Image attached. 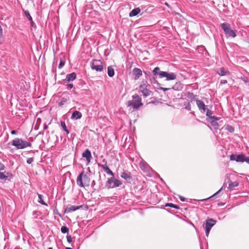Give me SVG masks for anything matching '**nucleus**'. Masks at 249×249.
<instances>
[{
    "label": "nucleus",
    "instance_id": "f257e3e1",
    "mask_svg": "<svg viewBox=\"0 0 249 249\" xmlns=\"http://www.w3.org/2000/svg\"><path fill=\"white\" fill-rule=\"evenodd\" d=\"M154 76L159 78H166L167 81L173 80L176 79V74L173 72L168 73L166 71H161L160 68L157 67L153 70Z\"/></svg>",
    "mask_w": 249,
    "mask_h": 249
},
{
    "label": "nucleus",
    "instance_id": "f03ea898",
    "mask_svg": "<svg viewBox=\"0 0 249 249\" xmlns=\"http://www.w3.org/2000/svg\"><path fill=\"white\" fill-rule=\"evenodd\" d=\"M90 182V179L89 176L87 174H85L84 171L82 172L77 178V184L80 187L89 186Z\"/></svg>",
    "mask_w": 249,
    "mask_h": 249
},
{
    "label": "nucleus",
    "instance_id": "7ed1b4c3",
    "mask_svg": "<svg viewBox=\"0 0 249 249\" xmlns=\"http://www.w3.org/2000/svg\"><path fill=\"white\" fill-rule=\"evenodd\" d=\"M12 145L15 146L17 149H24L27 147H31L32 145L30 142L19 138H16L13 140L12 142Z\"/></svg>",
    "mask_w": 249,
    "mask_h": 249
},
{
    "label": "nucleus",
    "instance_id": "20e7f679",
    "mask_svg": "<svg viewBox=\"0 0 249 249\" xmlns=\"http://www.w3.org/2000/svg\"><path fill=\"white\" fill-rule=\"evenodd\" d=\"M132 98L133 100H130L127 102V107L132 106L134 109H137L142 106V99L138 94L133 95Z\"/></svg>",
    "mask_w": 249,
    "mask_h": 249
},
{
    "label": "nucleus",
    "instance_id": "39448f33",
    "mask_svg": "<svg viewBox=\"0 0 249 249\" xmlns=\"http://www.w3.org/2000/svg\"><path fill=\"white\" fill-rule=\"evenodd\" d=\"M221 27L227 37H235L236 36L235 32L231 29V25L229 23L227 22L223 23L221 24Z\"/></svg>",
    "mask_w": 249,
    "mask_h": 249
},
{
    "label": "nucleus",
    "instance_id": "423d86ee",
    "mask_svg": "<svg viewBox=\"0 0 249 249\" xmlns=\"http://www.w3.org/2000/svg\"><path fill=\"white\" fill-rule=\"evenodd\" d=\"M91 69L97 72L103 71L104 65L102 62L99 60L93 59L90 63Z\"/></svg>",
    "mask_w": 249,
    "mask_h": 249
},
{
    "label": "nucleus",
    "instance_id": "0eeeda50",
    "mask_svg": "<svg viewBox=\"0 0 249 249\" xmlns=\"http://www.w3.org/2000/svg\"><path fill=\"white\" fill-rule=\"evenodd\" d=\"M122 182L117 179L114 178L113 177L108 178L106 184V187L107 189L113 188L117 187H119L122 185Z\"/></svg>",
    "mask_w": 249,
    "mask_h": 249
},
{
    "label": "nucleus",
    "instance_id": "6e6552de",
    "mask_svg": "<svg viewBox=\"0 0 249 249\" xmlns=\"http://www.w3.org/2000/svg\"><path fill=\"white\" fill-rule=\"evenodd\" d=\"M148 87H150L149 85L147 84V82L143 81L142 84L139 86L140 91L142 93V95L144 97H147L152 93V91L148 88Z\"/></svg>",
    "mask_w": 249,
    "mask_h": 249
},
{
    "label": "nucleus",
    "instance_id": "1a4fd4ad",
    "mask_svg": "<svg viewBox=\"0 0 249 249\" xmlns=\"http://www.w3.org/2000/svg\"><path fill=\"white\" fill-rule=\"evenodd\" d=\"M245 155L243 154H241L238 155L235 154H231L230 157L231 160H235L238 162H244Z\"/></svg>",
    "mask_w": 249,
    "mask_h": 249
},
{
    "label": "nucleus",
    "instance_id": "9d476101",
    "mask_svg": "<svg viewBox=\"0 0 249 249\" xmlns=\"http://www.w3.org/2000/svg\"><path fill=\"white\" fill-rule=\"evenodd\" d=\"M216 221L213 219H209L206 221L205 226L206 233H209L211 229L215 224Z\"/></svg>",
    "mask_w": 249,
    "mask_h": 249
},
{
    "label": "nucleus",
    "instance_id": "9b49d317",
    "mask_svg": "<svg viewBox=\"0 0 249 249\" xmlns=\"http://www.w3.org/2000/svg\"><path fill=\"white\" fill-rule=\"evenodd\" d=\"M76 78V74L75 72H72L70 74H68L65 79L64 80V84H66L67 83H70L71 82L74 80Z\"/></svg>",
    "mask_w": 249,
    "mask_h": 249
},
{
    "label": "nucleus",
    "instance_id": "f8f14e48",
    "mask_svg": "<svg viewBox=\"0 0 249 249\" xmlns=\"http://www.w3.org/2000/svg\"><path fill=\"white\" fill-rule=\"evenodd\" d=\"M196 103L201 112L204 113L206 111V106L202 100L196 99Z\"/></svg>",
    "mask_w": 249,
    "mask_h": 249
},
{
    "label": "nucleus",
    "instance_id": "ddd939ff",
    "mask_svg": "<svg viewBox=\"0 0 249 249\" xmlns=\"http://www.w3.org/2000/svg\"><path fill=\"white\" fill-rule=\"evenodd\" d=\"M103 162H105V164H98V166L101 167L104 170L108 175H110L111 176H113V173L112 171L108 168L107 165V161H105V160H103Z\"/></svg>",
    "mask_w": 249,
    "mask_h": 249
},
{
    "label": "nucleus",
    "instance_id": "4468645a",
    "mask_svg": "<svg viewBox=\"0 0 249 249\" xmlns=\"http://www.w3.org/2000/svg\"><path fill=\"white\" fill-rule=\"evenodd\" d=\"M82 207V206H81V205L75 206L69 205L67 206L66 208L65 209V213H69L71 212H73L77 210H78Z\"/></svg>",
    "mask_w": 249,
    "mask_h": 249
},
{
    "label": "nucleus",
    "instance_id": "2eb2a0df",
    "mask_svg": "<svg viewBox=\"0 0 249 249\" xmlns=\"http://www.w3.org/2000/svg\"><path fill=\"white\" fill-rule=\"evenodd\" d=\"M133 74L135 76V80H137L142 75V71L140 69L135 68L133 70Z\"/></svg>",
    "mask_w": 249,
    "mask_h": 249
},
{
    "label": "nucleus",
    "instance_id": "dca6fc26",
    "mask_svg": "<svg viewBox=\"0 0 249 249\" xmlns=\"http://www.w3.org/2000/svg\"><path fill=\"white\" fill-rule=\"evenodd\" d=\"M82 157L86 159L88 163L90 162L91 158V154L90 151L88 149H86L83 153Z\"/></svg>",
    "mask_w": 249,
    "mask_h": 249
},
{
    "label": "nucleus",
    "instance_id": "f3484780",
    "mask_svg": "<svg viewBox=\"0 0 249 249\" xmlns=\"http://www.w3.org/2000/svg\"><path fill=\"white\" fill-rule=\"evenodd\" d=\"M82 116V113L76 110L72 113L71 119L72 120H77L80 119Z\"/></svg>",
    "mask_w": 249,
    "mask_h": 249
},
{
    "label": "nucleus",
    "instance_id": "a211bd4d",
    "mask_svg": "<svg viewBox=\"0 0 249 249\" xmlns=\"http://www.w3.org/2000/svg\"><path fill=\"white\" fill-rule=\"evenodd\" d=\"M141 12V9L140 8H136L132 10L129 14L130 17H132L137 16L138 14H139Z\"/></svg>",
    "mask_w": 249,
    "mask_h": 249
},
{
    "label": "nucleus",
    "instance_id": "6ab92c4d",
    "mask_svg": "<svg viewBox=\"0 0 249 249\" xmlns=\"http://www.w3.org/2000/svg\"><path fill=\"white\" fill-rule=\"evenodd\" d=\"M217 73L221 75V76H224L226 75L229 73L228 71H227L225 70V69L223 68H220L217 71Z\"/></svg>",
    "mask_w": 249,
    "mask_h": 249
},
{
    "label": "nucleus",
    "instance_id": "aec40b11",
    "mask_svg": "<svg viewBox=\"0 0 249 249\" xmlns=\"http://www.w3.org/2000/svg\"><path fill=\"white\" fill-rule=\"evenodd\" d=\"M107 74L110 77L114 75V71L111 66H108L107 68Z\"/></svg>",
    "mask_w": 249,
    "mask_h": 249
},
{
    "label": "nucleus",
    "instance_id": "412c9836",
    "mask_svg": "<svg viewBox=\"0 0 249 249\" xmlns=\"http://www.w3.org/2000/svg\"><path fill=\"white\" fill-rule=\"evenodd\" d=\"M208 121L211 123V124L213 126L214 128L215 129H217L219 128V125L217 122L215 121L213 119H208Z\"/></svg>",
    "mask_w": 249,
    "mask_h": 249
},
{
    "label": "nucleus",
    "instance_id": "4be33fe9",
    "mask_svg": "<svg viewBox=\"0 0 249 249\" xmlns=\"http://www.w3.org/2000/svg\"><path fill=\"white\" fill-rule=\"evenodd\" d=\"M121 177L126 180H128L130 179V178H131L130 174L124 172L122 173Z\"/></svg>",
    "mask_w": 249,
    "mask_h": 249
},
{
    "label": "nucleus",
    "instance_id": "5701e85b",
    "mask_svg": "<svg viewBox=\"0 0 249 249\" xmlns=\"http://www.w3.org/2000/svg\"><path fill=\"white\" fill-rule=\"evenodd\" d=\"M238 185H239V183L237 181H234V182L230 181V182L229 184L228 188L231 189L233 188L234 187L238 186Z\"/></svg>",
    "mask_w": 249,
    "mask_h": 249
},
{
    "label": "nucleus",
    "instance_id": "b1692460",
    "mask_svg": "<svg viewBox=\"0 0 249 249\" xmlns=\"http://www.w3.org/2000/svg\"><path fill=\"white\" fill-rule=\"evenodd\" d=\"M37 195L38 197V202L43 205L47 206V204L43 200L42 196L39 194H37Z\"/></svg>",
    "mask_w": 249,
    "mask_h": 249
},
{
    "label": "nucleus",
    "instance_id": "393cba45",
    "mask_svg": "<svg viewBox=\"0 0 249 249\" xmlns=\"http://www.w3.org/2000/svg\"><path fill=\"white\" fill-rule=\"evenodd\" d=\"M186 97L188 98L191 99L192 100H194L196 98V95L192 92H188L186 94Z\"/></svg>",
    "mask_w": 249,
    "mask_h": 249
},
{
    "label": "nucleus",
    "instance_id": "a878e982",
    "mask_svg": "<svg viewBox=\"0 0 249 249\" xmlns=\"http://www.w3.org/2000/svg\"><path fill=\"white\" fill-rule=\"evenodd\" d=\"M61 126L62 127V128H63V129L67 133V134H69V131L68 130V129H67V126H66V124L65 123V122H63V121H61Z\"/></svg>",
    "mask_w": 249,
    "mask_h": 249
},
{
    "label": "nucleus",
    "instance_id": "bb28decb",
    "mask_svg": "<svg viewBox=\"0 0 249 249\" xmlns=\"http://www.w3.org/2000/svg\"><path fill=\"white\" fill-rule=\"evenodd\" d=\"M226 129L228 130L230 132H233L234 131V128L230 125H227L225 127Z\"/></svg>",
    "mask_w": 249,
    "mask_h": 249
},
{
    "label": "nucleus",
    "instance_id": "cd10ccee",
    "mask_svg": "<svg viewBox=\"0 0 249 249\" xmlns=\"http://www.w3.org/2000/svg\"><path fill=\"white\" fill-rule=\"evenodd\" d=\"M165 206H169L170 207H172V208H175L176 209H178L179 208L178 205L174 204L171 203H167L165 205Z\"/></svg>",
    "mask_w": 249,
    "mask_h": 249
},
{
    "label": "nucleus",
    "instance_id": "c85d7f7f",
    "mask_svg": "<svg viewBox=\"0 0 249 249\" xmlns=\"http://www.w3.org/2000/svg\"><path fill=\"white\" fill-rule=\"evenodd\" d=\"M69 229L66 226H62L61 228V231L63 233H68Z\"/></svg>",
    "mask_w": 249,
    "mask_h": 249
},
{
    "label": "nucleus",
    "instance_id": "c756f323",
    "mask_svg": "<svg viewBox=\"0 0 249 249\" xmlns=\"http://www.w3.org/2000/svg\"><path fill=\"white\" fill-rule=\"evenodd\" d=\"M212 115V111L209 109H207L206 115L209 118L208 119H211V118L213 117Z\"/></svg>",
    "mask_w": 249,
    "mask_h": 249
},
{
    "label": "nucleus",
    "instance_id": "7c9ffc66",
    "mask_svg": "<svg viewBox=\"0 0 249 249\" xmlns=\"http://www.w3.org/2000/svg\"><path fill=\"white\" fill-rule=\"evenodd\" d=\"M185 108L187 109L188 111H190L191 110V106L190 104V103L188 102L184 104Z\"/></svg>",
    "mask_w": 249,
    "mask_h": 249
},
{
    "label": "nucleus",
    "instance_id": "2f4dec72",
    "mask_svg": "<svg viewBox=\"0 0 249 249\" xmlns=\"http://www.w3.org/2000/svg\"><path fill=\"white\" fill-rule=\"evenodd\" d=\"M24 14H25V15L26 16V17L28 18V19L30 20V21H32V17L31 16L29 12L28 11H25L24 12Z\"/></svg>",
    "mask_w": 249,
    "mask_h": 249
},
{
    "label": "nucleus",
    "instance_id": "473e14b6",
    "mask_svg": "<svg viewBox=\"0 0 249 249\" xmlns=\"http://www.w3.org/2000/svg\"><path fill=\"white\" fill-rule=\"evenodd\" d=\"M147 164L144 162H141L140 163V167L142 170H144L146 168Z\"/></svg>",
    "mask_w": 249,
    "mask_h": 249
},
{
    "label": "nucleus",
    "instance_id": "72a5a7b5",
    "mask_svg": "<svg viewBox=\"0 0 249 249\" xmlns=\"http://www.w3.org/2000/svg\"><path fill=\"white\" fill-rule=\"evenodd\" d=\"M7 178V176H5L3 173L0 172V180L5 179Z\"/></svg>",
    "mask_w": 249,
    "mask_h": 249
},
{
    "label": "nucleus",
    "instance_id": "f704fd0d",
    "mask_svg": "<svg viewBox=\"0 0 249 249\" xmlns=\"http://www.w3.org/2000/svg\"><path fill=\"white\" fill-rule=\"evenodd\" d=\"M65 85L67 86V89L68 90L71 89L73 87V84H71V83L67 84H65Z\"/></svg>",
    "mask_w": 249,
    "mask_h": 249
},
{
    "label": "nucleus",
    "instance_id": "c9c22d12",
    "mask_svg": "<svg viewBox=\"0 0 249 249\" xmlns=\"http://www.w3.org/2000/svg\"><path fill=\"white\" fill-rule=\"evenodd\" d=\"M64 65H65V62L61 60L59 63V64L58 65V69L62 68L64 66Z\"/></svg>",
    "mask_w": 249,
    "mask_h": 249
},
{
    "label": "nucleus",
    "instance_id": "e433bc0d",
    "mask_svg": "<svg viewBox=\"0 0 249 249\" xmlns=\"http://www.w3.org/2000/svg\"><path fill=\"white\" fill-rule=\"evenodd\" d=\"M176 85H178V86H179V87L178 86L177 87V88H176L175 86L173 87V89H176V90H179L180 89H181L182 88V87H181V84L180 83H178V84H177Z\"/></svg>",
    "mask_w": 249,
    "mask_h": 249
},
{
    "label": "nucleus",
    "instance_id": "4c0bfd02",
    "mask_svg": "<svg viewBox=\"0 0 249 249\" xmlns=\"http://www.w3.org/2000/svg\"><path fill=\"white\" fill-rule=\"evenodd\" d=\"M67 240L68 242L71 243L72 242V237L71 235H69L68 234L67 236Z\"/></svg>",
    "mask_w": 249,
    "mask_h": 249
},
{
    "label": "nucleus",
    "instance_id": "58836bf2",
    "mask_svg": "<svg viewBox=\"0 0 249 249\" xmlns=\"http://www.w3.org/2000/svg\"><path fill=\"white\" fill-rule=\"evenodd\" d=\"M34 161V158H28L27 160V163L28 164H31Z\"/></svg>",
    "mask_w": 249,
    "mask_h": 249
},
{
    "label": "nucleus",
    "instance_id": "ea45409f",
    "mask_svg": "<svg viewBox=\"0 0 249 249\" xmlns=\"http://www.w3.org/2000/svg\"><path fill=\"white\" fill-rule=\"evenodd\" d=\"M65 102H66V100L63 99V100H62L61 102H60L58 103V106L62 107L63 106V105L64 104V103H65Z\"/></svg>",
    "mask_w": 249,
    "mask_h": 249
},
{
    "label": "nucleus",
    "instance_id": "a19ab883",
    "mask_svg": "<svg viewBox=\"0 0 249 249\" xmlns=\"http://www.w3.org/2000/svg\"><path fill=\"white\" fill-rule=\"evenodd\" d=\"M211 119L214 120L215 121L217 122L220 119V118L213 116V117L211 118Z\"/></svg>",
    "mask_w": 249,
    "mask_h": 249
},
{
    "label": "nucleus",
    "instance_id": "79ce46f5",
    "mask_svg": "<svg viewBox=\"0 0 249 249\" xmlns=\"http://www.w3.org/2000/svg\"><path fill=\"white\" fill-rule=\"evenodd\" d=\"M4 168V165L2 163H0V171L3 170Z\"/></svg>",
    "mask_w": 249,
    "mask_h": 249
},
{
    "label": "nucleus",
    "instance_id": "37998d69",
    "mask_svg": "<svg viewBox=\"0 0 249 249\" xmlns=\"http://www.w3.org/2000/svg\"><path fill=\"white\" fill-rule=\"evenodd\" d=\"M244 161L246 162L248 164H249V158L248 157H246L245 156V159H244Z\"/></svg>",
    "mask_w": 249,
    "mask_h": 249
},
{
    "label": "nucleus",
    "instance_id": "c03bdc74",
    "mask_svg": "<svg viewBox=\"0 0 249 249\" xmlns=\"http://www.w3.org/2000/svg\"><path fill=\"white\" fill-rule=\"evenodd\" d=\"M222 190V187L216 193H215L214 195H213L211 197H214L215 196H216L218 194H219L220 191Z\"/></svg>",
    "mask_w": 249,
    "mask_h": 249
},
{
    "label": "nucleus",
    "instance_id": "a18cd8bd",
    "mask_svg": "<svg viewBox=\"0 0 249 249\" xmlns=\"http://www.w3.org/2000/svg\"><path fill=\"white\" fill-rule=\"evenodd\" d=\"M160 89L163 91H167V90H169L170 89V88H160Z\"/></svg>",
    "mask_w": 249,
    "mask_h": 249
},
{
    "label": "nucleus",
    "instance_id": "49530a36",
    "mask_svg": "<svg viewBox=\"0 0 249 249\" xmlns=\"http://www.w3.org/2000/svg\"><path fill=\"white\" fill-rule=\"evenodd\" d=\"M227 83V81L225 80H222L220 81L221 84H226Z\"/></svg>",
    "mask_w": 249,
    "mask_h": 249
},
{
    "label": "nucleus",
    "instance_id": "de8ad7c7",
    "mask_svg": "<svg viewBox=\"0 0 249 249\" xmlns=\"http://www.w3.org/2000/svg\"><path fill=\"white\" fill-rule=\"evenodd\" d=\"M179 198H180V200L181 201H185V198H184L183 197H182V196H179Z\"/></svg>",
    "mask_w": 249,
    "mask_h": 249
},
{
    "label": "nucleus",
    "instance_id": "09e8293b",
    "mask_svg": "<svg viewBox=\"0 0 249 249\" xmlns=\"http://www.w3.org/2000/svg\"><path fill=\"white\" fill-rule=\"evenodd\" d=\"M17 131L16 130H12L11 132V133L13 135H14V134H17Z\"/></svg>",
    "mask_w": 249,
    "mask_h": 249
},
{
    "label": "nucleus",
    "instance_id": "8fccbe9b",
    "mask_svg": "<svg viewBox=\"0 0 249 249\" xmlns=\"http://www.w3.org/2000/svg\"><path fill=\"white\" fill-rule=\"evenodd\" d=\"M95 185V181L94 180H93L91 183V186H93Z\"/></svg>",
    "mask_w": 249,
    "mask_h": 249
},
{
    "label": "nucleus",
    "instance_id": "3c124183",
    "mask_svg": "<svg viewBox=\"0 0 249 249\" xmlns=\"http://www.w3.org/2000/svg\"><path fill=\"white\" fill-rule=\"evenodd\" d=\"M31 21V26L32 27H33V26H34V22H33V19L32 20V21Z\"/></svg>",
    "mask_w": 249,
    "mask_h": 249
},
{
    "label": "nucleus",
    "instance_id": "603ef678",
    "mask_svg": "<svg viewBox=\"0 0 249 249\" xmlns=\"http://www.w3.org/2000/svg\"><path fill=\"white\" fill-rule=\"evenodd\" d=\"M66 249H72L71 248L67 247Z\"/></svg>",
    "mask_w": 249,
    "mask_h": 249
},
{
    "label": "nucleus",
    "instance_id": "864d4df0",
    "mask_svg": "<svg viewBox=\"0 0 249 249\" xmlns=\"http://www.w3.org/2000/svg\"><path fill=\"white\" fill-rule=\"evenodd\" d=\"M48 249H53L52 248H49Z\"/></svg>",
    "mask_w": 249,
    "mask_h": 249
},
{
    "label": "nucleus",
    "instance_id": "5fc2aeb1",
    "mask_svg": "<svg viewBox=\"0 0 249 249\" xmlns=\"http://www.w3.org/2000/svg\"><path fill=\"white\" fill-rule=\"evenodd\" d=\"M206 200V199H204L202 200V201H204V200Z\"/></svg>",
    "mask_w": 249,
    "mask_h": 249
},
{
    "label": "nucleus",
    "instance_id": "6e6d98bb",
    "mask_svg": "<svg viewBox=\"0 0 249 249\" xmlns=\"http://www.w3.org/2000/svg\"><path fill=\"white\" fill-rule=\"evenodd\" d=\"M244 81H245V82H247V81H246V80H244Z\"/></svg>",
    "mask_w": 249,
    "mask_h": 249
}]
</instances>
